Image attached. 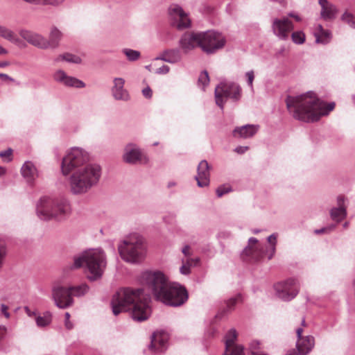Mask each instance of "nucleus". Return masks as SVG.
<instances>
[{
    "instance_id": "f257e3e1",
    "label": "nucleus",
    "mask_w": 355,
    "mask_h": 355,
    "mask_svg": "<svg viewBox=\"0 0 355 355\" xmlns=\"http://www.w3.org/2000/svg\"><path fill=\"white\" fill-rule=\"evenodd\" d=\"M141 279L152 290L155 299L166 306L178 307L188 300L187 288L178 283H168L162 272L146 271Z\"/></svg>"
},
{
    "instance_id": "f03ea898",
    "label": "nucleus",
    "mask_w": 355,
    "mask_h": 355,
    "mask_svg": "<svg viewBox=\"0 0 355 355\" xmlns=\"http://www.w3.org/2000/svg\"><path fill=\"white\" fill-rule=\"evenodd\" d=\"M286 104L293 118L306 123L318 121L322 116L327 115L335 107L334 102L327 105L313 92L297 96H288Z\"/></svg>"
},
{
    "instance_id": "7ed1b4c3",
    "label": "nucleus",
    "mask_w": 355,
    "mask_h": 355,
    "mask_svg": "<svg viewBox=\"0 0 355 355\" xmlns=\"http://www.w3.org/2000/svg\"><path fill=\"white\" fill-rule=\"evenodd\" d=\"M111 306L114 315L130 311L132 318L137 322L146 320L151 314L148 298L142 288L125 287L119 289L112 297Z\"/></svg>"
},
{
    "instance_id": "20e7f679",
    "label": "nucleus",
    "mask_w": 355,
    "mask_h": 355,
    "mask_svg": "<svg viewBox=\"0 0 355 355\" xmlns=\"http://www.w3.org/2000/svg\"><path fill=\"white\" fill-rule=\"evenodd\" d=\"M69 186L74 195H82L96 186L101 176V168L96 164H86L70 173Z\"/></svg>"
},
{
    "instance_id": "39448f33",
    "label": "nucleus",
    "mask_w": 355,
    "mask_h": 355,
    "mask_svg": "<svg viewBox=\"0 0 355 355\" xmlns=\"http://www.w3.org/2000/svg\"><path fill=\"white\" fill-rule=\"evenodd\" d=\"M69 186L74 195H82L96 186L101 176V168L96 164H86L70 173Z\"/></svg>"
},
{
    "instance_id": "423d86ee",
    "label": "nucleus",
    "mask_w": 355,
    "mask_h": 355,
    "mask_svg": "<svg viewBox=\"0 0 355 355\" xmlns=\"http://www.w3.org/2000/svg\"><path fill=\"white\" fill-rule=\"evenodd\" d=\"M70 211L69 201L64 196H44L40 199L36 207L37 216L44 220H62L69 214Z\"/></svg>"
},
{
    "instance_id": "0eeeda50",
    "label": "nucleus",
    "mask_w": 355,
    "mask_h": 355,
    "mask_svg": "<svg viewBox=\"0 0 355 355\" xmlns=\"http://www.w3.org/2000/svg\"><path fill=\"white\" fill-rule=\"evenodd\" d=\"M85 263L89 271L87 275L90 281L100 279L106 268L107 261L104 252L101 249L85 251L81 255L75 257L73 268H79Z\"/></svg>"
},
{
    "instance_id": "6e6552de",
    "label": "nucleus",
    "mask_w": 355,
    "mask_h": 355,
    "mask_svg": "<svg viewBox=\"0 0 355 355\" xmlns=\"http://www.w3.org/2000/svg\"><path fill=\"white\" fill-rule=\"evenodd\" d=\"M118 250L121 259L131 263L140 262L145 255L143 239L137 235H132L125 239Z\"/></svg>"
},
{
    "instance_id": "1a4fd4ad",
    "label": "nucleus",
    "mask_w": 355,
    "mask_h": 355,
    "mask_svg": "<svg viewBox=\"0 0 355 355\" xmlns=\"http://www.w3.org/2000/svg\"><path fill=\"white\" fill-rule=\"evenodd\" d=\"M89 161L88 153L83 148L73 147L62 158L61 170L64 175H68L78 168H83Z\"/></svg>"
},
{
    "instance_id": "9d476101",
    "label": "nucleus",
    "mask_w": 355,
    "mask_h": 355,
    "mask_svg": "<svg viewBox=\"0 0 355 355\" xmlns=\"http://www.w3.org/2000/svg\"><path fill=\"white\" fill-rule=\"evenodd\" d=\"M216 103L220 109H223L224 103L227 98L238 101L241 96V88L235 83H220L215 89Z\"/></svg>"
},
{
    "instance_id": "9b49d317",
    "label": "nucleus",
    "mask_w": 355,
    "mask_h": 355,
    "mask_svg": "<svg viewBox=\"0 0 355 355\" xmlns=\"http://www.w3.org/2000/svg\"><path fill=\"white\" fill-rule=\"evenodd\" d=\"M226 43L225 37L220 33L208 31L201 32V49L207 54H211L222 49Z\"/></svg>"
},
{
    "instance_id": "f8f14e48",
    "label": "nucleus",
    "mask_w": 355,
    "mask_h": 355,
    "mask_svg": "<svg viewBox=\"0 0 355 355\" xmlns=\"http://www.w3.org/2000/svg\"><path fill=\"white\" fill-rule=\"evenodd\" d=\"M275 290L278 297L284 301H290L297 295L299 284L295 279H288L276 284Z\"/></svg>"
},
{
    "instance_id": "ddd939ff",
    "label": "nucleus",
    "mask_w": 355,
    "mask_h": 355,
    "mask_svg": "<svg viewBox=\"0 0 355 355\" xmlns=\"http://www.w3.org/2000/svg\"><path fill=\"white\" fill-rule=\"evenodd\" d=\"M266 247L258 243L254 237L248 239V245L243 250L241 256L243 260L257 261L263 257Z\"/></svg>"
},
{
    "instance_id": "4468645a",
    "label": "nucleus",
    "mask_w": 355,
    "mask_h": 355,
    "mask_svg": "<svg viewBox=\"0 0 355 355\" xmlns=\"http://www.w3.org/2000/svg\"><path fill=\"white\" fill-rule=\"evenodd\" d=\"M52 298L55 304L60 309H64L73 304L69 287L55 286L52 288Z\"/></svg>"
},
{
    "instance_id": "2eb2a0df",
    "label": "nucleus",
    "mask_w": 355,
    "mask_h": 355,
    "mask_svg": "<svg viewBox=\"0 0 355 355\" xmlns=\"http://www.w3.org/2000/svg\"><path fill=\"white\" fill-rule=\"evenodd\" d=\"M271 28L274 35L279 40H286L288 39L290 33L293 30L294 26L288 17H284L281 19H274Z\"/></svg>"
},
{
    "instance_id": "dca6fc26",
    "label": "nucleus",
    "mask_w": 355,
    "mask_h": 355,
    "mask_svg": "<svg viewBox=\"0 0 355 355\" xmlns=\"http://www.w3.org/2000/svg\"><path fill=\"white\" fill-rule=\"evenodd\" d=\"M168 13L173 19V24L179 30L189 28L191 21L187 13L178 4H173L168 8Z\"/></svg>"
},
{
    "instance_id": "f3484780",
    "label": "nucleus",
    "mask_w": 355,
    "mask_h": 355,
    "mask_svg": "<svg viewBox=\"0 0 355 355\" xmlns=\"http://www.w3.org/2000/svg\"><path fill=\"white\" fill-rule=\"evenodd\" d=\"M179 46L185 54L199 46L201 48V32H186L179 40Z\"/></svg>"
},
{
    "instance_id": "a211bd4d",
    "label": "nucleus",
    "mask_w": 355,
    "mask_h": 355,
    "mask_svg": "<svg viewBox=\"0 0 355 355\" xmlns=\"http://www.w3.org/2000/svg\"><path fill=\"white\" fill-rule=\"evenodd\" d=\"M237 332L235 329H230L225 336V350L223 355H245L243 347L236 345Z\"/></svg>"
},
{
    "instance_id": "6ab92c4d",
    "label": "nucleus",
    "mask_w": 355,
    "mask_h": 355,
    "mask_svg": "<svg viewBox=\"0 0 355 355\" xmlns=\"http://www.w3.org/2000/svg\"><path fill=\"white\" fill-rule=\"evenodd\" d=\"M168 335L164 332H155L151 337L149 349L155 354H161L166 351L168 346Z\"/></svg>"
},
{
    "instance_id": "aec40b11",
    "label": "nucleus",
    "mask_w": 355,
    "mask_h": 355,
    "mask_svg": "<svg viewBox=\"0 0 355 355\" xmlns=\"http://www.w3.org/2000/svg\"><path fill=\"white\" fill-rule=\"evenodd\" d=\"M346 201L347 198L344 196H338L336 199L337 206L331 208L329 211V215L331 220L335 221L336 223H340L347 217V211Z\"/></svg>"
},
{
    "instance_id": "412c9836",
    "label": "nucleus",
    "mask_w": 355,
    "mask_h": 355,
    "mask_svg": "<svg viewBox=\"0 0 355 355\" xmlns=\"http://www.w3.org/2000/svg\"><path fill=\"white\" fill-rule=\"evenodd\" d=\"M315 344L314 337L306 336L301 339H297L296 343L297 351L288 352L285 355H307L313 349Z\"/></svg>"
},
{
    "instance_id": "4be33fe9",
    "label": "nucleus",
    "mask_w": 355,
    "mask_h": 355,
    "mask_svg": "<svg viewBox=\"0 0 355 355\" xmlns=\"http://www.w3.org/2000/svg\"><path fill=\"white\" fill-rule=\"evenodd\" d=\"M142 157L141 150L137 144L129 143L125 146L123 160L125 163L130 164H137L141 160Z\"/></svg>"
},
{
    "instance_id": "5701e85b",
    "label": "nucleus",
    "mask_w": 355,
    "mask_h": 355,
    "mask_svg": "<svg viewBox=\"0 0 355 355\" xmlns=\"http://www.w3.org/2000/svg\"><path fill=\"white\" fill-rule=\"evenodd\" d=\"M53 79L67 87H73L76 88H83L85 84L80 80L68 76L63 70H57L53 74Z\"/></svg>"
},
{
    "instance_id": "b1692460",
    "label": "nucleus",
    "mask_w": 355,
    "mask_h": 355,
    "mask_svg": "<svg viewBox=\"0 0 355 355\" xmlns=\"http://www.w3.org/2000/svg\"><path fill=\"white\" fill-rule=\"evenodd\" d=\"M113 83L114 85L111 89L113 98L116 101H129L130 96L128 90L124 88L125 80L122 78H115Z\"/></svg>"
},
{
    "instance_id": "393cba45",
    "label": "nucleus",
    "mask_w": 355,
    "mask_h": 355,
    "mask_svg": "<svg viewBox=\"0 0 355 355\" xmlns=\"http://www.w3.org/2000/svg\"><path fill=\"white\" fill-rule=\"evenodd\" d=\"M19 35L30 44L38 49H43L44 36L42 35L25 28L19 29Z\"/></svg>"
},
{
    "instance_id": "a878e982",
    "label": "nucleus",
    "mask_w": 355,
    "mask_h": 355,
    "mask_svg": "<svg viewBox=\"0 0 355 355\" xmlns=\"http://www.w3.org/2000/svg\"><path fill=\"white\" fill-rule=\"evenodd\" d=\"M209 165L206 160H202L198 166V174L195 177L198 186L207 187L209 184Z\"/></svg>"
},
{
    "instance_id": "bb28decb",
    "label": "nucleus",
    "mask_w": 355,
    "mask_h": 355,
    "mask_svg": "<svg viewBox=\"0 0 355 355\" xmlns=\"http://www.w3.org/2000/svg\"><path fill=\"white\" fill-rule=\"evenodd\" d=\"M318 3L321 7V18L325 21H331L336 17L338 9L334 4L328 0H318Z\"/></svg>"
},
{
    "instance_id": "cd10ccee",
    "label": "nucleus",
    "mask_w": 355,
    "mask_h": 355,
    "mask_svg": "<svg viewBox=\"0 0 355 355\" xmlns=\"http://www.w3.org/2000/svg\"><path fill=\"white\" fill-rule=\"evenodd\" d=\"M259 128L258 125L251 124L236 127L234 129L232 135L237 139H248L252 137L257 132Z\"/></svg>"
},
{
    "instance_id": "c85d7f7f",
    "label": "nucleus",
    "mask_w": 355,
    "mask_h": 355,
    "mask_svg": "<svg viewBox=\"0 0 355 355\" xmlns=\"http://www.w3.org/2000/svg\"><path fill=\"white\" fill-rule=\"evenodd\" d=\"M62 32L57 27H52L49 33V40L44 37L43 49H54L58 48L60 46V42L62 40Z\"/></svg>"
},
{
    "instance_id": "c756f323",
    "label": "nucleus",
    "mask_w": 355,
    "mask_h": 355,
    "mask_svg": "<svg viewBox=\"0 0 355 355\" xmlns=\"http://www.w3.org/2000/svg\"><path fill=\"white\" fill-rule=\"evenodd\" d=\"M21 173L28 183H32L38 176L36 167L31 162L29 161L26 162L23 164L21 168Z\"/></svg>"
},
{
    "instance_id": "7c9ffc66",
    "label": "nucleus",
    "mask_w": 355,
    "mask_h": 355,
    "mask_svg": "<svg viewBox=\"0 0 355 355\" xmlns=\"http://www.w3.org/2000/svg\"><path fill=\"white\" fill-rule=\"evenodd\" d=\"M0 37L14 44H18L20 42L12 30L2 25H0Z\"/></svg>"
},
{
    "instance_id": "2f4dec72",
    "label": "nucleus",
    "mask_w": 355,
    "mask_h": 355,
    "mask_svg": "<svg viewBox=\"0 0 355 355\" xmlns=\"http://www.w3.org/2000/svg\"><path fill=\"white\" fill-rule=\"evenodd\" d=\"M166 55L168 57V62L175 64L182 60V53L179 49H170L166 50Z\"/></svg>"
},
{
    "instance_id": "473e14b6",
    "label": "nucleus",
    "mask_w": 355,
    "mask_h": 355,
    "mask_svg": "<svg viewBox=\"0 0 355 355\" xmlns=\"http://www.w3.org/2000/svg\"><path fill=\"white\" fill-rule=\"evenodd\" d=\"M71 297H82L89 291V286L86 284H82L79 286L69 287Z\"/></svg>"
},
{
    "instance_id": "72a5a7b5",
    "label": "nucleus",
    "mask_w": 355,
    "mask_h": 355,
    "mask_svg": "<svg viewBox=\"0 0 355 355\" xmlns=\"http://www.w3.org/2000/svg\"><path fill=\"white\" fill-rule=\"evenodd\" d=\"M64 60L67 62L74 63V64H80L82 62V59L80 57L73 55L69 53H66L62 55H60L55 59V61Z\"/></svg>"
},
{
    "instance_id": "f704fd0d",
    "label": "nucleus",
    "mask_w": 355,
    "mask_h": 355,
    "mask_svg": "<svg viewBox=\"0 0 355 355\" xmlns=\"http://www.w3.org/2000/svg\"><path fill=\"white\" fill-rule=\"evenodd\" d=\"M52 320V315L49 311L44 313L42 316H37L35 318V322L39 327H44L48 326Z\"/></svg>"
},
{
    "instance_id": "c9c22d12",
    "label": "nucleus",
    "mask_w": 355,
    "mask_h": 355,
    "mask_svg": "<svg viewBox=\"0 0 355 355\" xmlns=\"http://www.w3.org/2000/svg\"><path fill=\"white\" fill-rule=\"evenodd\" d=\"M122 53L126 56L128 60L130 62L137 61L141 57V53L139 51L128 48L123 49Z\"/></svg>"
},
{
    "instance_id": "e433bc0d",
    "label": "nucleus",
    "mask_w": 355,
    "mask_h": 355,
    "mask_svg": "<svg viewBox=\"0 0 355 355\" xmlns=\"http://www.w3.org/2000/svg\"><path fill=\"white\" fill-rule=\"evenodd\" d=\"M331 35V32L327 30H324L321 34H315L316 42L327 44L329 42Z\"/></svg>"
},
{
    "instance_id": "4c0bfd02",
    "label": "nucleus",
    "mask_w": 355,
    "mask_h": 355,
    "mask_svg": "<svg viewBox=\"0 0 355 355\" xmlns=\"http://www.w3.org/2000/svg\"><path fill=\"white\" fill-rule=\"evenodd\" d=\"M209 77L208 72L205 70L202 71L198 77V84L199 87H201L202 89L209 84Z\"/></svg>"
},
{
    "instance_id": "58836bf2",
    "label": "nucleus",
    "mask_w": 355,
    "mask_h": 355,
    "mask_svg": "<svg viewBox=\"0 0 355 355\" xmlns=\"http://www.w3.org/2000/svg\"><path fill=\"white\" fill-rule=\"evenodd\" d=\"M341 20L350 27L355 28V17L352 14L345 12L341 17Z\"/></svg>"
},
{
    "instance_id": "ea45409f",
    "label": "nucleus",
    "mask_w": 355,
    "mask_h": 355,
    "mask_svg": "<svg viewBox=\"0 0 355 355\" xmlns=\"http://www.w3.org/2000/svg\"><path fill=\"white\" fill-rule=\"evenodd\" d=\"M241 301V295L240 294H238L237 295L231 297L230 300H228L226 302V310L225 311H231L234 309V306L236 304Z\"/></svg>"
},
{
    "instance_id": "a19ab883",
    "label": "nucleus",
    "mask_w": 355,
    "mask_h": 355,
    "mask_svg": "<svg viewBox=\"0 0 355 355\" xmlns=\"http://www.w3.org/2000/svg\"><path fill=\"white\" fill-rule=\"evenodd\" d=\"M291 38L294 43L302 44L305 41V35L302 31H295L291 34Z\"/></svg>"
},
{
    "instance_id": "79ce46f5",
    "label": "nucleus",
    "mask_w": 355,
    "mask_h": 355,
    "mask_svg": "<svg viewBox=\"0 0 355 355\" xmlns=\"http://www.w3.org/2000/svg\"><path fill=\"white\" fill-rule=\"evenodd\" d=\"M260 343L258 340H253L250 344V355H268L267 354L260 353L257 351L259 349Z\"/></svg>"
},
{
    "instance_id": "37998d69",
    "label": "nucleus",
    "mask_w": 355,
    "mask_h": 355,
    "mask_svg": "<svg viewBox=\"0 0 355 355\" xmlns=\"http://www.w3.org/2000/svg\"><path fill=\"white\" fill-rule=\"evenodd\" d=\"M232 191V189L231 186L230 185H220L218 187L216 190V193L218 198L222 197L223 195L227 194Z\"/></svg>"
},
{
    "instance_id": "c03bdc74",
    "label": "nucleus",
    "mask_w": 355,
    "mask_h": 355,
    "mask_svg": "<svg viewBox=\"0 0 355 355\" xmlns=\"http://www.w3.org/2000/svg\"><path fill=\"white\" fill-rule=\"evenodd\" d=\"M268 241L272 244L271 252L268 257V259L270 260L272 258V257L275 252V245H276V241H277V235L275 234H272L270 235L268 237Z\"/></svg>"
},
{
    "instance_id": "a18cd8bd",
    "label": "nucleus",
    "mask_w": 355,
    "mask_h": 355,
    "mask_svg": "<svg viewBox=\"0 0 355 355\" xmlns=\"http://www.w3.org/2000/svg\"><path fill=\"white\" fill-rule=\"evenodd\" d=\"M6 248L4 242L0 241V269L2 268L6 256Z\"/></svg>"
},
{
    "instance_id": "49530a36",
    "label": "nucleus",
    "mask_w": 355,
    "mask_h": 355,
    "mask_svg": "<svg viewBox=\"0 0 355 355\" xmlns=\"http://www.w3.org/2000/svg\"><path fill=\"white\" fill-rule=\"evenodd\" d=\"M12 150L11 148H8L6 150L0 152V157L3 159H6V162H10L12 160Z\"/></svg>"
},
{
    "instance_id": "de8ad7c7",
    "label": "nucleus",
    "mask_w": 355,
    "mask_h": 355,
    "mask_svg": "<svg viewBox=\"0 0 355 355\" xmlns=\"http://www.w3.org/2000/svg\"><path fill=\"white\" fill-rule=\"evenodd\" d=\"M180 271L182 275H189L191 272V267L184 262V260H182V266L180 268Z\"/></svg>"
},
{
    "instance_id": "09e8293b",
    "label": "nucleus",
    "mask_w": 355,
    "mask_h": 355,
    "mask_svg": "<svg viewBox=\"0 0 355 355\" xmlns=\"http://www.w3.org/2000/svg\"><path fill=\"white\" fill-rule=\"evenodd\" d=\"M336 228V225H331L327 227H322L321 229H318L314 231L315 234H319L324 232H329L334 230Z\"/></svg>"
},
{
    "instance_id": "8fccbe9b",
    "label": "nucleus",
    "mask_w": 355,
    "mask_h": 355,
    "mask_svg": "<svg viewBox=\"0 0 355 355\" xmlns=\"http://www.w3.org/2000/svg\"><path fill=\"white\" fill-rule=\"evenodd\" d=\"M184 262L187 263L190 267L196 266L200 262V259L198 257L196 258H189L188 257Z\"/></svg>"
},
{
    "instance_id": "3c124183",
    "label": "nucleus",
    "mask_w": 355,
    "mask_h": 355,
    "mask_svg": "<svg viewBox=\"0 0 355 355\" xmlns=\"http://www.w3.org/2000/svg\"><path fill=\"white\" fill-rule=\"evenodd\" d=\"M245 76L247 77V82L248 85L252 87V83L254 78V71H249L246 72Z\"/></svg>"
},
{
    "instance_id": "603ef678",
    "label": "nucleus",
    "mask_w": 355,
    "mask_h": 355,
    "mask_svg": "<svg viewBox=\"0 0 355 355\" xmlns=\"http://www.w3.org/2000/svg\"><path fill=\"white\" fill-rule=\"evenodd\" d=\"M64 317H65L64 324H65L66 328L67 329H71L73 326V324L71 323V322L69 320V319H70L69 313L66 312L64 314Z\"/></svg>"
},
{
    "instance_id": "864d4df0",
    "label": "nucleus",
    "mask_w": 355,
    "mask_h": 355,
    "mask_svg": "<svg viewBox=\"0 0 355 355\" xmlns=\"http://www.w3.org/2000/svg\"><path fill=\"white\" fill-rule=\"evenodd\" d=\"M64 0H43V5L58 6Z\"/></svg>"
},
{
    "instance_id": "5fc2aeb1",
    "label": "nucleus",
    "mask_w": 355,
    "mask_h": 355,
    "mask_svg": "<svg viewBox=\"0 0 355 355\" xmlns=\"http://www.w3.org/2000/svg\"><path fill=\"white\" fill-rule=\"evenodd\" d=\"M170 70L167 65H162L161 67L157 69L156 73L157 74H166Z\"/></svg>"
},
{
    "instance_id": "6e6d98bb",
    "label": "nucleus",
    "mask_w": 355,
    "mask_h": 355,
    "mask_svg": "<svg viewBox=\"0 0 355 355\" xmlns=\"http://www.w3.org/2000/svg\"><path fill=\"white\" fill-rule=\"evenodd\" d=\"M142 94L144 97L149 99L152 97V90L149 87H146L142 90Z\"/></svg>"
},
{
    "instance_id": "4d7b16f0",
    "label": "nucleus",
    "mask_w": 355,
    "mask_h": 355,
    "mask_svg": "<svg viewBox=\"0 0 355 355\" xmlns=\"http://www.w3.org/2000/svg\"><path fill=\"white\" fill-rule=\"evenodd\" d=\"M8 306L4 304H1V311L2 313V314L6 318H10V313L8 311Z\"/></svg>"
},
{
    "instance_id": "13d9d810",
    "label": "nucleus",
    "mask_w": 355,
    "mask_h": 355,
    "mask_svg": "<svg viewBox=\"0 0 355 355\" xmlns=\"http://www.w3.org/2000/svg\"><path fill=\"white\" fill-rule=\"evenodd\" d=\"M248 146H239L234 149V151L239 154H243L248 150Z\"/></svg>"
},
{
    "instance_id": "bf43d9fd",
    "label": "nucleus",
    "mask_w": 355,
    "mask_h": 355,
    "mask_svg": "<svg viewBox=\"0 0 355 355\" xmlns=\"http://www.w3.org/2000/svg\"><path fill=\"white\" fill-rule=\"evenodd\" d=\"M7 331V328L4 325H0V343L4 338Z\"/></svg>"
},
{
    "instance_id": "052dcab7",
    "label": "nucleus",
    "mask_w": 355,
    "mask_h": 355,
    "mask_svg": "<svg viewBox=\"0 0 355 355\" xmlns=\"http://www.w3.org/2000/svg\"><path fill=\"white\" fill-rule=\"evenodd\" d=\"M156 60H160L162 61H164L166 62H168V57L167 55H166V50L164 51L159 56L155 58Z\"/></svg>"
},
{
    "instance_id": "680f3d73",
    "label": "nucleus",
    "mask_w": 355,
    "mask_h": 355,
    "mask_svg": "<svg viewBox=\"0 0 355 355\" xmlns=\"http://www.w3.org/2000/svg\"><path fill=\"white\" fill-rule=\"evenodd\" d=\"M182 252L184 254L185 257H190L191 256V252H190V246L189 245H185L182 250Z\"/></svg>"
},
{
    "instance_id": "e2e57ef3",
    "label": "nucleus",
    "mask_w": 355,
    "mask_h": 355,
    "mask_svg": "<svg viewBox=\"0 0 355 355\" xmlns=\"http://www.w3.org/2000/svg\"><path fill=\"white\" fill-rule=\"evenodd\" d=\"M24 311L26 312V313L29 316V317H32V316H34L36 315L35 312L34 311H32L29 307L28 306H25L24 307Z\"/></svg>"
},
{
    "instance_id": "0e129e2a",
    "label": "nucleus",
    "mask_w": 355,
    "mask_h": 355,
    "mask_svg": "<svg viewBox=\"0 0 355 355\" xmlns=\"http://www.w3.org/2000/svg\"><path fill=\"white\" fill-rule=\"evenodd\" d=\"M24 1L34 4V5H43V0H24Z\"/></svg>"
},
{
    "instance_id": "69168bd1",
    "label": "nucleus",
    "mask_w": 355,
    "mask_h": 355,
    "mask_svg": "<svg viewBox=\"0 0 355 355\" xmlns=\"http://www.w3.org/2000/svg\"><path fill=\"white\" fill-rule=\"evenodd\" d=\"M302 332H303V329L302 328L297 329L296 334H297V339H301V338H304V336H302Z\"/></svg>"
},
{
    "instance_id": "338daca9",
    "label": "nucleus",
    "mask_w": 355,
    "mask_h": 355,
    "mask_svg": "<svg viewBox=\"0 0 355 355\" xmlns=\"http://www.w3.org/2000/svg\"><path fill=\"white\" fill-rule=\"evenodd\" d=\"M288 16L291 17H293L297 21H301V17L299 15H295V14H294L293 12L288 13Z\"/></svg>"
},
{
    "instance_id": "774afa93",
    "label": "nucleus",
    "mask_w": 355,
    "mask_h": 355,
    "mask_svg": "<svg viewBox=\"0 0 355 355\" xmlns=\"http://www.w3.org/2000/svg\"><path fill=\"white\" fill-rule=\"evenodd\" d=\"M0 78L3 79V80H12V78H11L10 76H8L7 74L6 73H0Z\"/></svg>"
}]
</instances>
